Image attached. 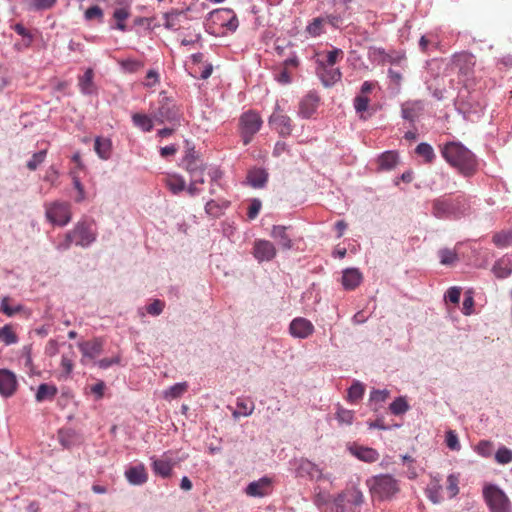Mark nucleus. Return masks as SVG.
Returning a JSON list of instances; mask_svg holds the SVG:
<instances>
[{
  "mask_svg": "<svg viewBox=\"0 0 512 512\" xmlns=\"http://www.w3.org/2000/svg\"><path fill=\"white\" fill-rule=\"evenodd\" d=\"M415 153L418 156L423 157L424 161L426 163H431L435 159V153H434L433 147L426 142H422V143L418 144L415 149Z\"/></svg>",
  "mask_w": 512,
  "mask_h": 512,
  "instance_id": "nucleus-45",
  "label": "nucleus"
},
{
  "mask_svg": "<svg viewBox=\"0 0 512 512\" xmlns=\"http://www.w3.org/2000/svg\"><path fill=\"white\" fill-rule=\"evenodd\" d=\"M343 57V51L339 48H333L332 50L328 51L326 54V60L324 63L327 66L333 67L336 62Z\"/></svg>",
  "mask_w": 512,
  "mask_h": 512,
  "instance_id": "nucleus-60",
  "label": "nucleus"
},
{
  "mask_svg": "<svg viewBox=\"0 0 512 512\" xmlns=\"http://www.w3.org/2000/svg\"><path fill=\"white\" fill-rule=\"evenodd\" d=\"M344 495L347 504L352 506H360L364 502V495L361 490L356 487H352L341 492Z\"/></svg>",
  "mask_w": 512,
  "mask_h": 512,
  "instance_id": "nucleus-38",
  "label": "nucleus"
},
{
  "mask_svg": "<svg viewBox=\"0 0 512 512\" xmlns=\"http://www.w3.org/2000/svg\"><path fill=\"white\" fill-rule=\"evenodd\" d=\"M47 156V150H40L32 155L27 161V168L31 171H35L45 160Z\"/></svg>",
  "mask_w": 512,
  "mask_h": 512,
  "instance_id": "nucleus-51",
  "label": "nucleus"
},
{
  "mask_svg": "<svg viewBox=\"0 0 512 512\" xmlns=\"http://www.w3.org/2000/svg\"><path fill=\"white\" fill-rule=\"evenodd\" d=\"M255 409V405L252 401L248 402L244 399H238L236 403V410L233 411V417L235 419L239 418L240 416H250Z\"/></svg>",
  "mask_w": 512,
  "mask_h": 512,
  "instance_id": "nucleus-41",
  "label": "nucleus"
},
{
  "mask_svg": "<svg viewBox=\"0 0 512 512\" xmlns=\"http://www.w3.org/2000/svg\"><path fill=\"white\" fill-rule=\"evenodd\" d=\"M188 390L187 382H179L176 383L167 389H165L162 393L163 398L166 400H173L180 398L186 391Z\"/></svg>",
  "mask_w": 512,
  "mask_h": 512,
  "instance_id": "nucleus-36",
  "label": "nucleus"
},
{
  "mask_svg": "<svg viewBox=\"0 0 512 512\" xmlns=\"http://www.w3.org/2000/svg\"><path fill=\"white\" fill-rule=\"evenodd\" d=\"M96 239L97 230L94 222L89 219H82L65 234L63 240L59 241L55 245V248L60 252L67 251L72 244L82 248H88Z\"/></svg>",
  "mask_w": 512,
  "mask_h": 512,
  "instance_id": "nucleus-3",
  "label": "nucleus"
},
{
  "mask_svg": "<svg viewBox=\"0 0 512 512\" xmlns=\"http://www.w3.org/2000/svg\"><path fill=\"white\" fill-rule=\"evenodd\" d=\"M84 16H85V19L88 20V21L93 20V19L102 20V18H103V11H102V9L99 6L94 5V6L89 7L85 11Z\"/></svg>",
  "mask_w": 512,
  "mask_h": 512,
  "instance_id": "nucleus-63",
  "label": "nucleus"
},
{
  "mask_svg": "<svg viewBox=\"0 0 512 512\" xmlns=\"http://www.w3.org/2000/svg\"><path fill=\"white\" fill-rule=\"evenodd\" d=\"M290 227L284 225H273L270 236L278 243L281 249L290 250L293 248L291 235L288 233Z\"/></svg>",
  "mask_w": 512,
  "mask_h": 512,
  "instance_id": "nucleus-18",
  "label": "nucleus"
},
{
  "mask_svg": "<svg viewBox=\"0 0 512 512\" xmlns=\"http://www.w3.org/2000/svg\"><path fill=\"white\" fill-rule=\"evenodd\" d=\"M317 107L318 98L309 94L300 101L298 114L300 117L308 119L316 112Z\"/></svg>",
  "mask_w": 512,
  "mask_h": 512,
  "instance_id": "nucleus-25",
  "label": "nucleus"
},
{
  "mask_svg": "<svg viewBox=\"0 0 512 512\" xmlns=\"http://www.w3.org/2000/svg\"><path fill=\"white\" fill-rule=\"evenodd\" d=\"M78 87L83 95L97 94V86L94 82V71L92 68H87L84 74L78 77Z\"/></svg>",
  "mask_w": 512,
  "mask_h": 512,
  "instance_id": "nucleus-20",
  "label": "nucleus"
},
{
  "mask_svg": "<svg viewBox=\"0 0 512 512\" xmlns=\"http://www.w3.org/2000/svg\"><path fill=\"white\" fill-rule=\"evenodd\" d=\"M223 171L214 165H210L207 171V177L209 178V194L214 196L217 194V189H224L223 184Z\"/></svg>",
  "mask_w": 512,
  "mask_h": 512,
  "instance_id": "nucleus-23",
  "label": "nucleus"
},
{
  "mask_svg": "<svg viewBox=\"0 0 512 512\" xmlns=\"http://www.w3.org/2000/svg\"><path fill=\"white\" fill-rule=\"evenodd\" d=\"M165 185L173 194H179L186 188V181L178 174H168L165 178Z\"/></svg>",
  "mask_w": 512,
  "mask_h": 512,
  "instance_id": "nucleus-33",
  "label": "nucleus"
},
{
  "mask_svg": "<svg viewBox=\"0 0 512 512\" xmlns=\"http://www.w3.org/2000/svg\"><path fill=\"white\" fill-rule=\"evenodd\" d=\"M441 155L465 178L474 176L478 171L477 156L461 142L451 141L444 144L441 148Z\"/></svg>",
  "mask_w": 512,
  "mask_h": 512,
  "instance_id": "nucleus-2",
  "label": "nucleus"
},
{
  "mask_svg": "<svg viewBox=\"0 0 512 512\" xmlns=\"http://www.w3.org/2000/svg\"><path fill=\"white\" fill-rule=\"evenodd\" d=\"M493 243L500 248L512 245V231H502L496 233L492 239Z\"/></svg>",
  "mask_w": 512,
  "mask_h": 512,
  "instance_id": "nucleus-49",
  "label": "nucleus"
},
{
  "mask_svg": "<svg viewBox=\"0 0 512 512\" xmlns=\"http://www.w3.org/2000/svg\"><path fill=\"white\" fill-rule=\"evenodd\" d=\"M183 164H184L186 171L189 173L190 176L193 173H195L196 171L203 169L204 167L207 166V165L203 164L202 162H200L199 160H197L193 156V154H190V153L187 154L185 156V158L183 159Z\"/></svg>",
  "mask_w": 512,
  "mask_h": 512,
  "instance_id": "nucleus-46",
  "label": "nucleus"
},
{
  "mask_svg": "<svg viewBox=\"0 0 512 512\" xmlns=\"http://www.w3.org/2000/svg\"><path fill=\"white\" fill-rule=\"evenodd\" d=\"M495 460L499 464H509L512 462V450L502 446L495 453Z\"/></svg>",
  "mask_w": 512,
  "mask_h": 512,
  "instance_id": "nucleus-54",
  "label": "nucleus"
},
{
  "mask_svg": "<svg viewBox=\"0 0 512 512\" xmlns=\"http://www.w3.org/2000/svg\"><path fill=\"white\" fill-rule=\"evenodd\" d=\"M153 117L159 124L168 122L172 126H179L183 118L178 106L168 98H163Z\"/></svg>",
  "mask_w": 512,
  "mask_h": 512,
  "instance_id": "nucleus-9",
  "label": "nucleus"
},
{
  "mask_svg": "<svg viewBox=\"0 0 512 512\" xmlns=\"http://www.w3.org/2000/svg\"><path fill=\"white\" fill-rule=\"evenodd\" d=\"M247 181L253 188H263L268 181V172L263 168H253L248 172Z\"/></svg>",
  "mask_w": 512,
  "mask_h": 512,
  "instance_id": "nucleus-28",
  "label": "nucleus"
},
{
  "mask_svg": "<svg viewBox=\"0 0 512 512\" xmlns=\"http://www.w3.org/2000/svg\"><path fill=\"white\" fill-rule=\"evenodd\" d=\"M347 503L342 493L337 494L324 508V512H348Z\"/></svg>",
  "mask_w": 512,
  "mask_h": 512,
  "instance_id": "nucleus-40",
  "label": "nucleus"
},
{
  "mask_svg": "<svg viewBox=\"0 0 512 512\" xmlns=\"http://www.w3.org/2000/svg\"><path fill=\"white\" fill-rule=\"evenodd\" d=\"M272 492V479L263 476L256 481L250 482L246 488L245 493L249 497L262 498L269 495Z\"/></svg>",
  "mask_w": 512,
  "mask_h": 512,
  "instance_id": "nucleus-16",
  "label": "nucleus"
},
{
  "mask_svg": "<svg viewBox=\"0 0 512 512\" xmlns=\"http://www.w3.org/2000/svg\"><path fill=\"white\" fill-rule=\"evenodd\" d=\"M209 19L225 27L230 32H235L239 26L237 16L230 8H219L211 11L209 13Z\"/></svg>",
  "mask_w": 512,
  "mask_h": 512,
  "instance_id": "nucleus-11",
  "label": "nucleus"
},
{
  "mask_svg": "<svg viewBox=\"0 0 512 512\" xmlns=\"http://www.w3.org/2000/svg\"><path fill=\"white\" fill-rule=\"evenodd\" d=\"M389 409L394 415H402L409 409V405L403 397H398L390 404Z\"/></svg>",
  "mask_w": 512,
  "mask_h": 512,
  "instance_id": "nucleus-52",
  "label": "nucleus"
},
{
  "mask_svg": "<svg viewBox=\"0 0 512 512\" xmlns=\"http://www.w3.org/2000/svg\"><path fill=\"white\" fill-rule=\"evenodd\" d=\"M241 134L244 145H248L253 136L260 130L262 119L258 113L248 111L240 117Z\"/></svg>",
  "mask_w": 512,
  "mask_h": 512,
  "instance_id": "nucleus-10",
  "label": "nucleus"
},
{
  "mask_svg": "<svg viewBox=\"0 0 512 512\" xmlns=\"http://www.w3.org/2000/svg\"><path fill=\"white\" fill-rule=\"evenodd\" d=\"M230 206L228 200H214L210 199L205 204V213L212 218H219L223 215L224 211Z\"/></svg>",
  "mask_w": 512,
  "mask_h": 512,
  "instance_id": "nucleus-26",
  "label": "nucleus"
},
{
  "mask_svg": "<svg viewBox=\"0 0 512 512\" xmlns=\"http://www.w3.org/2000/svg\"><path fill=\"white\" fill-rule=\"evenodd\" d=\"M364 392L365 386L360 381L355 380L348 389L347 401L350 403L358 402L364 396Z\"/></svg>",
  "mask_w": 512,
  "mask_h": 512,
  "instance_id": "nucleus-42",
  "label": "nucleus"
},
{
  "mask_svg": "<svg viewBox=\"0 0 512 512\" xmlns=\"http://www.w3.org/2000/svg\"><path fill=\"white\" fill-rule=\"evenodd\" d=\"M94 150L102 160H108L112 153V141L109 138L96 137Z\"/></svg>",
  "mask_w": 512,
  "mask_h": 512,
  "instance_id": "nucleus-31",
  "label": "nucleus"
},
{
  "mask_svg": "<svg viewBox=\"0 0 512 512\" xmlns=\"http://www.w3.org/2000/svg\"><path fill=\"white\" fill-rule=\"evenodd\" d=\"M290 465L294 468L297 478H306L310 481L329 480L328 475L323 474L322 469L314 462L307 458H299L290 461Z\"/></svg>",
  "mask_w": 512,
  "mask_h": 512,
  "instance_id": "nucleus-8",
  "label": "nucleus"
},
{
  "mask_svg": "<svg viewBox=\"0 0 512 512\" xmlns=\"http://www.w3.org/2000/svg\"><path fill=\"white\" fill-rule=\"evenodd\" d=\"M314 331L313 323L304 317H296L289 324V333L293 338L307 339Z\"/></svg>",
  "mask_w": 512,
  "mask_h": 512,
  "instance_id": "nucleus-14",
  "label": "nucleus"
},
{
  "mask_svg": "<svg viewBox=\"0 0 512 512\" xmlns=\"http://www.w3.org/2000/svg\"><path fill=\"white\" fill-rule=\"evenodd\" d=\"M438 256L440 258V263L442 265H452L456 261H458L457 253L449 248H442L438 251Z\"/></svg>",
  "mask_w": 512,
  "mask_h": 512,
  "instance_id": "nucleus-48",
  "label": "nucleus"
},
{
  "mask_svg": "<svg viewBox=\"0 0 512 512\" xmlns=\"http://www.w3.org/2000/svg\"><path fill=\"white\" fill-rule=\"evenodd\" d=\"M446 445L449 449L453 451H459L461 449V445L458 439L457 434L453 430H449L446 433Z\"/></svg>",
  "mask_w": 512,
  "mask_h": 512,
  "instance_id": "nucleus-59",
  "label": "nucleus"
},
{
  "mask_svg": "<svg viewBox=\"0 0 512 512\" xmlns=\"http://www.w3.org/2000/svg\"><path fill=\"white\" fill-rule=\"evenodd\" d=\"M369 99L366 96L358 95L354 98V108L356 112L362 113L367 110Z\"/></svg>",
  "mask_w": 512,
  "mask_h": 512,
  "instance_id": "nucleus-64",
  "label": "nucleus"
},
{
  "mask_svg": "<svg viewBox=\"0 0 512 512\" xmlns=\"http://www.w3.org/2000/svg\"><path fill=\"white\" fill-rule=\"evenodd\" d=\"M483 497L490 512H512V503L506 493L495 484H485Z\"/></svg>",
  "mask_w": 512,
  "mask_h": 512,
  "instance_id": "nucleus-6",
  "label": "nucleus"
},
{
  "mask_svg": "<svg viewBox=\"0 0 512 512\" xmlns=\"http://www.w3.org/2000/svg\"><path fill=\"white\" fill-rule=\"evenodd\" d=\"M252 254L259 263H262L272 261L276 257L277 251L271 241L256 239L253 244Z\"/></svg>",
  "mask_w": 512,
  "mask_h": 512,
  "instance_id": "nucleus-13",
  "label": "nucleus"
},
{
  "mask_svg": "<svg viewBox=\"0 0 512 512\" xmlns=\"http://www.w3.org/2000/svg\"><path fill=\"white\" fill-rule=\"evenodd\" d=\"M367 485L373 498L389 500L400 490L399 482L389 474H381L367 480Z\"/></svg>",
  "mask_w": 512,
  "mask_h": 512,
  "instance_id": "nucleus-5",
  "label": "nucleus"
},
{
  "mask_svg": "<svg viewBox=\"0 0 512 512\" xmlns=\"http://www.w3.org/2000/svg\"><path fill=\"white\" fill-rule=\"evenodd\" d=\"M9 301H10V298L7 296L2 298L1 305H0V311L3 312L5 315L11 317V316L15 315L16 313L20 312L23 309V307L21 305L10 306Z\"/></svg>",
  "mask_w": 512,
  "mask_h": 512,
  "instance_id": "nucleus-55",
  "label": "nucleus"
},
{
  "mask_svg": "<svg viewBox=\"0 0 512 512\" xmlns=\"http://www.w3.org/2000/svg\"><path fill=\"white\" fill-rule=\"evenodd\" d=\"M430 214L439 220H459L468 215L470 201L462 194L446 193L427 202Z\"/></svg>",
  "mask_w": 512,
  "mask_h": 512,
  "instance_id": "nucleus-1",
  "label": "nucleus"
},
{
  "mask_svg": "<svg viewBox=\"0 0 512 512\" xmlns=\"http://www.w3.org/2000/svg\"><path fill=\"white\" fill-rule=\"evenodd\" d=\"M336 419L340 424L351 425L354 420V412L339 406L336 412Z\"/></svg>",
  "mask_w": 512,
  "mask_h": 512,
  "instance_id": "nucleus-53",
  "label": "nucleus"
},
{
  "mask_svg": "<svg viewBox=\"0 0 512 512\" xmlns=\"http://www.w3.org/2000/svg\"><path fill=\"white\" fill-rule=\"evenodd\" d=\"M346 7L342 10L337 8L333 13L327 14L324 19H326V23H329L333 28H340L346 19Z\"/></svg>",
  "mask_w": 512,
  "mask_h": 512,
  "instance_id": "nucleus-43",
  "label": "nucleus"
},
{
  "mask_svg": "<svg viewBox=\"0 0 512 512\" xmlns=\"http://www.w3.org/2000/svg\"><path fill=\"white\" fill-rule=\"evenodd\" d=\"M423 110L424 102L422 100L406 101L401 106L402 117L410 122H414Z\"/></svg>",
  "mask_w": 512,
  "mask_h": 512,
  "instance_id": "nucleus-19",
  "label": "nucleus"
},
{
  "mask_svg": "<svg viewBox=\"0 0 512 512\" xmlns=\"http://www.w3.org/2000/svg\"><path fill=\"white\" fill-rule=\"evenodd\" d=\"M58 389L53 384L42 383L38 386L35 399L41 403L44 401H52L57 395Z\"/></svg>",
  "mask_w": 512,
  "mask_h": 512,
  "instance_id": "nucleus-30",
  "label": "nucleus"
},
{
  "mask_svg": "<svg viewBox=\"0 0 512 512\" xmlns=\"http://www.w3.org/2000/svg\"><path fill=\"white\" fill-rule=\"evenodd\" d=\"M17 389L16 375L8 369H0V395L11 397Z\"/></svg>",
  "mask_w": 512,
  "mask_h": 512,
  "instance_id": "nucleus-17",
  "label": "nucleus"
},
{
  "mask_svg": "<svg viewBox=\"0 0 512 512\" xmlns=\"http://www.w3.org/2000/svg\"><path fill=\"white\" fill-rule=\"evenodd\" d=\"M316 73L325 87L333 86L342 77L338 68L327 66L322 60L317 61Z\"/></svg>",
  "mask_w": 512,
  "mask_h": 512,
  "instance_id": "nucleus-15",
  "label": "nucleus"
},
{
  "mask_svg": "<svg viewBox=\"0 0 512 512\" xmlns=\"http://www.w3.org/2000/svg\"><path fill=\"white\" fill-rule=\"evenodd\" d=\"M398 160V153L395 151H386L379 157L378 164L382 170H392L397 165Z\"/></svg>",
  "mask_w": 512,
  "mask_h": 512,
  "instance_id": "nucleus-37",
  "label": "nucleus"
},
{
  "mask_svg": "<svg viewBox=\"0 0 512 512\" xmlns=\"http://www.w3.org/2000/svg\"><path fill=\"white\" fill-rule=\"evenodd\" d=\"M154 117L142 113H134L132 115V123L135 127L143 132H150L153 129Z\"/></svg>",
  "mask_w": 512,
  "mask_h": 512,
  "instance_id": "nucleus-35",
  "label": "nucleus"
},
{
  "mask_svg": "<svg viewBox=\"0 0 512 512\" xmlns=\"http://www.w3.org/2000/svg\"><path fill=\"white\" fill-rule=\"evenodd\" d=\"M172 467V462L167 458L153 459V471L155 474L160 475L163 478H167L171 475Z\"/></svg>",
  "mask_w": 512,
  "mask_h": 512,
  "instance_id": "nucleus-34",
  "label": "nucleus"
},
{
  "mask_svg": "<svg viewBox=\"0 0 512 512\" xmlns=\"http://www.w3.org/2000/svg\"><path fill=\"white\" fill-rule=\"evenodd\" d=\"M492 271L497 278H507L512 273V260L508 257L500 258L493 265Z\"/></svg>",
  "mask_w": 512,
  "mask_h": 512,
  "instance_id": "nucleus-32",
  "label": "nucleus"
},
{
  "mask_svg": "<svg viewBox=\"0 0 512 512\" xmlns=\"http://www.w3.org/2000/svg\"><path fill=\"white\" fill-rule=\"evenodd\" d=\"M348 449L357 459L367 463H374L379 459V453L370 447L352 445Z\"/></svg>",
  "mask_w": 512,
  "mask_h": 512,
  "instance_id": "nucleus-22",
  "label": "nucleus"
},
{
  "mask_svg": "<svg viewBox=\"0 0 512 512\" xmlns=\"http://www.w3.org/2000/svg\"><path fill=\"white\" fill-rule=\"evenodd\" d=\"M165 304L163 301L156 299L146 307L147 313L152 316H158L163 312Z\"/></svg>",
  "mask_w": 512,
  "mask_h": 512,
  "instance_id": "nucleus-62",
  "label": "nucleus"
},
{
  "mask_svg": "<svg viewBox=\"0 0 512 512\" xmlns=\"http://www.w3.org/2000/svg\"><path fill=\"white\" fill-rule=\"evenodd\" d=\"M127 481L132 485H142L146 483L148 475L144 465H136L128 468L125 471Z\"/></svg>",
  "mask_w": 512,
  "mask_h": 512,
  "instance_id": "nucleus-24",
  "label": "nucleus"
},
{
  "mask_svg": "<svg viewBox=\"0 0 512 512\" xmlns=\"http://www.w3.org/2000/svg\"><path fill=\"white\" fill-rule=\"evenodd\" d=\"M83 358L94 359L102 352V342L99 339L79 344Z\"/></svg>",
  "mask_w": 512,
  "mask_h": 512,
  "instance_id": "nucleus-27",
  "label": "nucleus"
},
{
  "mask_svg": "<svg viewBox=\"0 0 512 512\" xmlns=\"http://www.w3.org/2000/svg\"><path fill=\"white\" fill-rule=\"evenodd\" d=\"M374 54H378L382 57L384 62H388L390 64H400L405 59L403 54L389 55L386 54L383 49L374 50Z\"/></svg>",
  "mask_w": 512,
  "mask_h": 512,
  "instance_id": "nucleus-56",
  "label": "nucleus"
},
{
  "mask_svg": "<svg viewBox=\"0 0 512 512\" xmlns=\"http://www.w3.org/2000/svg\"><path fill=\"white\" fill-rule=\"evenodd\" d=\"M325 23L326 19H324V17H316L307 25L306 32L311 37H318L324 33Z\"/></svg>",
  "mask_w": 512,
  "mask_h": 512,
  "instance_id": "nucleus-44",
  "label": "nucleus"
},
{
  "mask_svg": "<svg viewBox=\"0 0 512 512\" xmlns=\"http://www.w3.org/2000/svg\"><path fill=\"white\" fill-rule=\"evenodd\" d=\"M29 2L31 9L41 11L53 8L57 0H29Z\"/></svg>",
  "mask_w": 512,
  "mask_h": 512,
  "instance_id": "nucleus-57",
  "label": "nucleus"
},
{
  "mask_svg": "<svg viewBox=\"0 0 512 512\" xmlns=\"http://www.w3.org/2000/svg\"><path fill=\"white\" fill-rule=\"evenodd\" d=\"M363 275L357 268H347L343 270L341 279L342 286L345 290H354L362 282Z\"/></svg>",
  "mask_w": 512,
  "mask_h": 512,
  "instance_id": "nucleus-21",
  "label": "nucleus"
},
{
  "mask_svg": "<svg viewBox=\"0 0 512 512\" xmlns=\"http://www.w3.org/2000/svg\"><path fill=\"white\" fill-rule=\"evenodd\" d=\"M269 124L282 137L289 136L293 129L291 118L283 113L279 103H276L275 110L269 117Z\"/></svg>",
  "mask_w": 512,
  "mask_h": 512,
  "instance_id": "nucleus-12",
  "label": "nucleus"
},
{
  "mask_svg": "<svg viewBox=\"0 0 512 512\" xmlns=\"http://www.w3.org/2000/svg\"><path fill=\"white\" fill-rule=\"evenodd\" d=\"M46 219L53 225L66 226L72 219L71 204L66 201H53L45 204Z\"/></svg>",
  "mask_w": 512,
  "mask_h": 512,
  "instance_id": "nucleus-7",
  "label": "nucleus"
},
{
  "mask_svg": "<svg viewBox=\"0 0 512 512\" xmlns=\"http://www.w3.org/2000/svg\"><path fill=\"white\" fill-rule=\"evenodd\" d=\"M442 489L440 479L433 477L425 489V495L433 504H439L443 500Z\"/></svg>",
  "mask_w": 512,
  "mask_h": 512,
  "instance_id": "nucleus-29",
  "label": "nucleus"
},
{
  "mask_svg": "<svg viewBox=\"0 0 512 512\" xmlns=\"http://www.w3.org/2000/svg\"><path fill=\"white\" fill-rule=\"evenodd\" d=\"M492 449L493 445L490 441L482 440L477 444L475 451L482 457H490L492 455Z\"/></svg>",
  "mask_w": 512,
  "mask_h": 512,
  "instance_id": "nucleus-61",
  "label": "nucleus"
},
{
  "mask_svg": "<svg viewBox=\"0 0 512 512\" xmlns=\"http://www.w3.org/2000/svg\"><path fill=\"white\" fill-rule=\"evenodd\" d=\"M130 13L127 8H118L114 11L113 17L117 21L115 28L120 31H126L124 21L129 17Z\"/></svg>",
  "mask_w": 512,
  "mask_h": 512,
  "instance_id": "nucleus-50",
  "label": "nucleus"
},
{
  "mask_svg": "<svg viewBox=\"0 0 512 512\" xmlns=\"http://www.w3.org/2000/svg\"><path fill=\"white\" fill-rule=\"evenodd\" d=\"M58 438L62 446L65 448L72 447L79 440L76 431L71 428L61 429L58 433Z\"/></svg>",
  "mask_w": 512,
  "mask_h": 512,
  "instance_id": "nucleus-39",
  "label": "nucleus"
},
{
  "mask_svg": "<svg viewBox=\"0 0 512 512\" xmlns=\"http://www.w3.org/2000/svg\"><path fill=\"white\" fill-rule=\"evenodd\" d=\"M0 342L7 346L18 342V337L10 325L7 324L0 328Z\"/></svg>",
  "mask_w": 512,
  "mask_h": 512,
  "instance_id": "nucleus-47",
  "label": "nucleus"
},
{
  "mask_svg": "<svg viewBox=\"0 0 512 512\" xmlns=\"http://www.w3.org/2000/svg\"><path fill=\"white\" fill-rule=\"evenodd\" d=\"M476 58L469 52L455 53L447 65V72L456 75L460 82L466 83L473 78Z\"/></svg>",
  "mask_w": 512,
  "mask_h": 512,
  "instance_id": "nucleus-4",
  "label": "nucleus"
},
{
  "mask_svg": "<svg viewBox=\"0 0 512 512\" xmlns=\"http://www.w3.org/2000/svg\"><path fill=\"white\" fill-rule=\"evenodd\" d=\"M459 477L455 474H450L447 477V490L449 492V497L453 498L459 493Z\"/></svg>",
  "mask_w": 512,
  "mask_h": 512,
  "instance_id": "nucleus-58",
  "label": "nucleus"
}]
</instances>
